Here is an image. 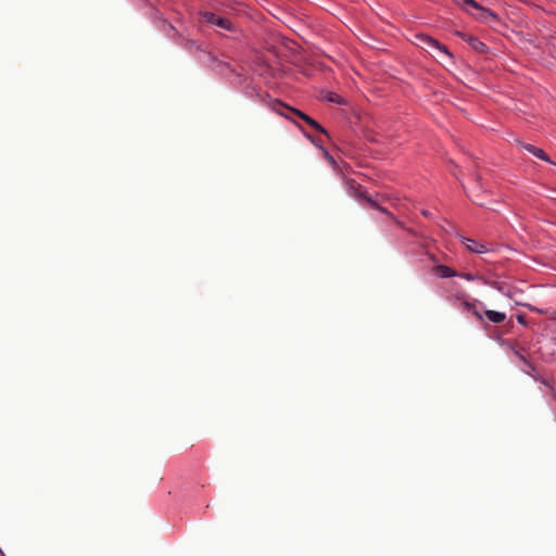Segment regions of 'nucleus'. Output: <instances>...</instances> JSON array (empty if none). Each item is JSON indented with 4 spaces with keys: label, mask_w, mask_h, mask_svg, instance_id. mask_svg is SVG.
<instances>
[{
    "label": "nucleus",
    "mask_w": 556,
    "mask_h": 556,
    "mask_svg": "<svg viewBox=\"0 0 556 556\" xmlns=\"http://www.w3.org/2000/svg\"><path fill=\"white\" fill-rule=\"evenodd\" d=\"M309 126H312L314 129H316L317 131L321 132V134H327L326 129L318 123L316 122L315 119H313L312 117L307 118V122H306Z\"/></svg>",
    "instance_id": "obj_14"
},
{
    "label": "nucleus",
    "mask_w": 556,
    "mask_h": 556,
    "mask_svg": "<svg viewBox=\"0 0 556 556\" xmlns=\"http://www.w3.org/2000/svg\"><path fill=\"white\" fill-rule=\"evenodd\" d=\"M281 109H285V110L290 111L291 113L295 114L296 116H299L301 119H303V121H305V122H307V118H309V116H308L307 114H305V113H303V112H301V111H299V110H296V109H293V108H290V106H288V105H285V104H282L281 102H277V103L274 105V110H275L278 114H280V115H282V116H285V117H287V118H290L289 116H287V115L285 114V112H283Z\"/></svg>",
    "instance_id": "obj_6"
},
{
    "label": "nucleus",
    "mask_w": 556,
    "mask_h": 556,
    "mask_svg": "<svg viewBox=\"0 0 556 556\" xmlns=\"http://www.w3.org/2000/svg\"><path fill=\"white\" fill-rule=\"evenodd\" d=\"M463 241H464L466 248L473 253L483 254V253H486L490 251V248L486 247L482 242H479V241H476L472 239H468V238H463Z\"/></svg>",
    "instance_id": "obj_5"
},
{
    "label": "nucleus",
    "mask_w": 556,
    "mask_h": 556,
    "mask_svg": "<svg viewBox=\"0 0 556 556\" xmlns=\"http://www.w3.org/2000/svg\"><path fill=\"white\" fill-rule=\"evenodd\" d=\"M433 271L435 275L442 278H452L457 276V273L446 265H438L433 268Z\"/></svg>",
    "instance_id": "obj_9"
},
{
    "label": "nucleus",
    "mask_w": 556,
    "mask_h": 556,
    "mask_svg": "<svg viewBox=\"0 0 556 556\" xmlns=\"http://www.w3.org/2000/svg\"><path fill=\"white\" fill-rule=\"evenodd\" d=\"M482 283L497 290L498 292L503 293V294H507L506 292V288H505V283L502 282V281H498V280H490V279H486V278H483V281Z\"/></svg>",
    "instance_id": "obj_11"
},
{
    "label": "nucleus",
    "mask_w": 556,
    "mask_h": 556,
    "mask_svg": "<svg viewBox=\"0 0 556 556\" xmlns=\"http://www.w3.org/2000/svg\"><path fill=\"white\" fill-rule=\"evenodd\" d=\"M364 201H366L368 203V205L379 212H381L382 214H384L389 219L391 220H394L396 224H400L395 217L387 210L384 208L383 206H381L377 201H375L372 198L370 197H364Z\"/></svg>",
    "instance_id": "obj_8"
},
{
    "label": "nucleus",
    "mask_w": 556,
    "mask_h": 556,
    "mask_svg": "<svg viewBox=\"0 0 556 556\" xmlns=\"http://www.w3.org/2000/svg\"><path fill=\"white\" fill-rule=\"evenodd\" d=\"M522 148L525 150H527L528 152H530L531 154H533L534 156H536L538 159H541L546 162H551L549 157L546 155V153L542 149L536 148L532 144H528V143L522 144Z\"/></svg>",
    "instance_id": "obj_10"
},
{
    "label": "nucleus",
    "mask_w": 556,
    "mask_h": 556,
    "mask_svg": "<svg viewBox=\"0 0 556 556\" xmlns=\"http://www.w3.org/2000/svg\"><path fill=\"white\" fill-rule=\"evenodd\" d=\"M455 3L460 5L466 12L475 15L479 20H486L488 16L494 17L495 15L488 9L481 7L476 0H454Z\"/></svg>",
    "instance_id": "obj_3"
},
{
    "label": "nucleus",
    "mask_w": 556,
    "mask_h": 556,
    "mask_svg": "<svg viewBox=\"0 0 556 556\" xmlns=\"http://www.w3.org/2000/svg\"><path fill=\"white\" fill-rule=\"evenodd\" d=\"M482 315L483 319L486 318L492 324H502L506 319L505 313L494 309H485Z\"/></svg>",
    "instance_id": "obj_7"
},
{
    "label": "nucleus",
    "mask_w": 556,
    "mask_h": 556,
    "mask_svg": "<svg viewBox=\"0 0 556 556\" xmlns=\"http://www.w3.org/2000/svg\"><path fill=\"white\" fill-rule=\"evenodd\" d=\"M201 22L219 27L225 30L235 31L236 27L233 26L232 22L224 16L217 15L213 12H203L201 13Z\"/></svg>",
    "instance_id": "obj_4"
},
{
    "label": "nucleus",
    "mask_w": 556,
    "mask_h": 556,
    "mask_svg": "<svg viewBox=\"0 0 556 556\" xmlns=\"http://www.w3.org/2000/svg\"><path fill=\"white\" fill-rule=\"evenodd\" d=\"M477 43H476V47H479V46H483L482 42L478 41V40H475Z\"/></svg>",
    "instance_id": "obj_17"
},
{
    "label": "nucleus",
    "mask_w": 556,
    "mask_h": 556,
    "mask_svg": "<svg viewBox=\"0 0 556 556\" xmlns=\"http://www.w3.org/2000/svg\"><path fill=\"white\" fill-rule=\"evenodd\" d=\"M451 301L455 307L464 313H471L479 321L483 323L482 312L478 307L482 305V302L478 300L469 301L464 294L455 295Z\"/></svg>",
    "instance_id": "obj_2"
},
{
    "label": "nucleus",
    "mask_w": 556,
    "mask_h": 556,
    "mask_svg": "<svg viewBox=\"0 0 556 556\" xmlns=\"http://www.w3.org/2000/svg\"><path fill=\"white\" fill-rule=\"evenodd\" d=\"M517 321L520 324V325H523L526 326L527 325V321H526V318L523 315H518L517 316Z\"/></svg>",
    "instance_id": "obj_16"
},
{
    "label": "nucleus",
    "mask_w": 556,
    "mask_h": 556,
    "mask_svg": "<svg viewBox=\"0 0 556 556\" xmlns=\"http://www.w3.org/2000/svg\"><path fill=\"white\" fill-rule=\"evenodd\" d=\"M459 277H462L463 279L467 280V281H483V278L482 276H478V275H473V274H470V273H465V274H460Z\"/></svg>",
    "instance_id": "obj_13"
},
{
    "label": "nucleus",
    "mask_w": 556,
    "mask_h": 556,
    "mask_svg": "<svg viewBox=\"0 0 556 556\" xmlns=\"http://www.w3.org/2000/svg\"><path fill=\"white\" fill-rule=\"evenodd\" d=\"M321 151H323V154L325 155V157L327 159V161L332 165V166H336L337 163L334 161V159L329 154V152L325 149V148H320Z\"/></svg>",
    "instance_id": "obj_15"
},
{
    "label": "nucleus",
    "mask_w": 556,
    "mask_h": 556,
    "mask_svg": "<svg viewBox=\"0 0 556 556\" xmlns=\"http://www.w3.org/2000/svg\"><path fill=\"white\" fill-rule=\"evenodd\" d=\"M348 194L350 197L355 198L356 200H364V197H368L363 191H361L358 187H356V186H354L352 184H350L348 186Z\"/></svg>",
    "instance_id": "obj_12"
},
{
    "label": "nucleus",
    "mask_w": 556,
    "mask_h": 556,
    "mask_svg": "<svg viewBox=\"0 0 556 556\" xmlns=\"http://www.w3.org/2000/svg\"><path fill=\"white\" fill-rule=\"evenodd\" d=\"M477 43H476V47H479V46H483L482 42L478 41V40H475Z\"/></svg>",
    "instance_id": "obj_18"
},
{
    "label": "nucleus",
    "mask_w": 556,
    "mask_h": 556,
    "mask_svg": "<svg viewBox=\"0 0 556 556\" xmlns=\"http://www.w3.org/2000/svg\"><path fill=\"white\" fill-rule=\"evenodd\" d=\"M414 43L429 52L444 54L450 59L452 58V54L448 52L445 46L441 45L437 39L426 34H416Z\"/></svg>",
    "instance_id": "obj_1"
}]
</instances>
